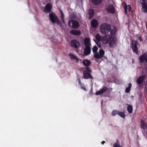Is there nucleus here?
Masks as SVG:
<instances>
[{"mask_svg":"<svg viewBox=\"0 0 147 147\" xmlns=\"http://www.w3.org/2000/svg\"><path fill=\"white\" fill-rule=\"evenodd\" d=\"M115 32V30H111L110 31L111 35L107 34L103 36L102 41L103 43H109V46L111 48H114L117 45V41L116 37H115L113 32Z\"/></svg>","mask_w":147,"mask_h":147,"instance_id":"nucleus-1","label":"nucleus"},{"mask_svg":"<svg viewBox=\"0 0 147 147\" xmlns=\"http://www.w3.org/2000/svg\"><path fill=\"white\" fill-rule=\"evenodd\" d=\"M111 28V26L109 24L105 23L101 25L100 31L103 34H105L108 33L110 30Z\"/></svg>","mask_w":147,"mask_h":147,"instance_id":"nucleus-2","label":"nucleus"},{"mask_svg":"<svg viewBox=\"0 0 147 147\" xmlns=\"http://www.w3.org/2000/svg\"><path fill=\"white\" fill-rule=\"evenodd\" d=\"M83 71V77L84 79H87L91 78L93 79V78L89 73L91 72V71L89 67H86L84 68Z\"/></svg>","mask_w":147,"mask_h":147,"instance_id":"nucleus-3","label":"nucleus"},{"mask_svg":"<svg viewBox=\"0 0 147 147\" xmlns=\"http://www.w3.org/2000/svg\"><path fill=\"white\" fill-rule=\"evenodd\" d=\"M49 17L50 20L52 23H56L58 24H60V22L58 18L53 13H51L49 14Z\"/></svg>","mask_w":147,"mask_h":147,"instance_id":"nucleus-4","label":"nucleus"},{"mask_svg":"<svg viewBox=\"0 0 147 147\" xmlns=\"http://www.w3.org/2000/svg\"><path fill=\"white\" fill-rule=\"evenodd\" d=\"M138 42L137 41L133 40L132 41L131 43V47L132 49L134 52H135L136 54H139L138 49L137 47V45Z\"/></svg>","mask_w":147,"mask_h":147,"instance_id":"nucleus-5","label":"nucleus"},{"mask_svg":"<svg viewBox=\"0 0 147 147\" xmlns=\"http://www.w3.org/2000/svg\"><path fill=\"white\" fill-rule=\"evenodd\" d=\"M142 5V11L144 12H147V0H140Z\"/></svg>","mask_w":147,"mask_h":147,"instance_id":"nucleus-6","label":"nucleus"},{"mask_svg":"<svg viewBox=\"0 0 147 147\" xmlns=\"http://www.w3.org/2000/svg\"><path fill=\"white\" fill-rule=\"evenodd\" d=\"M69 24L70 26L74 28H77L79 26V23L74 20H71L68 23Z\"/></svg>","mask_w":147,"mask_h":147,"instance_id":"nucleus-7","label":"nucleus"},{"mask_svg":"<svg viewBox=\"0 0 147 147\" xmlns=\"http://www.w3.org/2000/svg\"><path fill=\"white\" fill-rule=\"evenodd\" d=\"M105 54L104 51L101 49L99 50V52L96 53L94 55V57L95 58L97 59H101L103 57Z\"/></svg>","mask_w":147,"mask_h":147,"instance_id":"nucleus-8","label":"nucleus"},{"mask_svg":"<svg viewBox=\"0 0 147 147\" xmlns=\"http://www.w3.org/2000/svg\"><path fill=\"white\" fill-rule=\"evenodd\" d=\"M106 10L108 12L110 13H113L115 12V8L112 4L108 5Z\"/></svg>","mask_w":147,"mask_h":147,"instance_id":"nucleus-9","label":"nucleus"},{"mask_svg":"<svg viewBox=\"0 0 147 147\" xmlns=\"http://www.w3.org/2000/svg\"><path fill=\"white\" fill-rule=\"evenodd\" d=\"M141 127L143 129L145 133H147V124L142 120L141 121Z\"/></svg>","mask_w":147,"mask_h":147,"instance_id":"nucleus-10","label":"nucleus"},{"mask_svg":"<svg viewBox=\"0 0 147 147\" xmlns=\"http://www.w3.org/2000/svg\"><path fill=\"white\" fill-rule=\"evenodd\" d=\"M71 46L77 49L80 46L79 43L76 40H74L71 41Z\"/></svg>","mask_w":147,"mask_h":147,"instance_id":"nucleus-11","label":"nucleus"},{"mask_svg":"<svg viewBox=\"0 0 147 147\" xmlns=\"http://www.w3.org/2000/svg\"><path fill=\"white\" fill-rule=\"evenodd\" d=\"M52 5L50 3H47L45 6L44 9V11L46 13L49 12L51 9Z\"/></svg>","mask_w":147,"mask_h":147,"instance_id":"nucleus-12","label":"nucleus"},{"mask_svg":"<svg viewBox=\"0 0 147 147\" xmlns=\"http://www.w3.org/2000/svg\"><path fill=\"white\" fill-rule=\"evenodd\" d=\"M108 89L106 87H104L102 88L100 90L96 92L95 94L96 95H99L102 94L104 92H106Z\"/></svg>","mask_w":147,"mask_h":147,"instance_id":"nucleus-13","label":"nucleus"},{"mask_svg":"<svg viewBox=\"0 0 147 147\" xmlns=\"http://www.w3.org/2000/svg\"><path fill=\"white\" fill-rule=\"evenodd\" d=\"M147 58V53H144L142 55L140 56L139 59L140 62L141 63L143 62L144 60L146 61Z\"/></svg>","mask_w":147,"mask_h":147,"instance_id":"nucleus-14","label":"nucleus"},{"mask_svg":"<svg viewBox=\"0 0 147 147\" xmlns=\"http://www.w3.org/2000/svg\"><path fill=\"white\" fill-rule=\"evenodd\" d=\"M82 63L86 67H88L91 64V62L89 59H85L82 61Z\"/></svg>","mask_w":147,"mask_h":147,"instance_id":"nucleus-15","label":"nucleus"},{"mask_svg":"<svg viewBox=\"0 0 147 147\" xmlns=\"http://www.w3.org/2000/svg\"><path fill=\"white\" fill-rule=\"evenodd\" d=\"M85 47H91L90 39L88 38H85L84 40Z\"/></svg>","mask_w":147,"mask_h":147,"instance_id":"nucleus-16","label":"nucleus"},{"mask_svg":"<svg viewBox=\"0 0 147 147\" xmlns=\"http://www.w3.org/2000/svg\"><path fill=\"white\" fill-rule=\"evenodd\" d=\"M90 51L91 47H85L84 51V55L86 56L90 54Z\"/></svg>","mask_w":147,"mask_h":147,"instance_id":"nucleus-17","label":"nucleus"},{"mask_svg":"<svg viewBox=\"0 0 147 147\" xmlns=\"http://www.w3.org/2000/svg\"><path fill=\"white\" fill-rule=\"evenodd\" d=\"M146 76L145 75H143L139 77L137 80V82L138 84H140L142 83Z\"/></svg>","mask_w":147,"mask_h":147,"instance_id":"nucleus-18","label":"nucleus"},{"mask_svg":"<svg viewBox=\"0 0 147 147\" xmlns=\"http://www.w3.org/2000/svg\"><path fill=\"white\" fill-rule=\"evenodd\" d=\"M91 25L92 27L94 28H97L98 25V23L97 20L93 19L91 22Z\"/></svg>","mask_w":147,"mask_h":147,"instance_id":"nucleus-19","label":"nucleus"},{"mask_svg":"<svg viewBox=\"0 0 147 147\" xmlns=\"http://www.w3.org/2000/svg\"><path fill=\"white\" fill-rule=\"evenodd\" d=\"M69 56L71 59H75L76 63H78L79 61V59L77 57L71 53H69Z\"/></svg>","mask_w":147,"mask_h":147,"instance_id":"nucleus-20","label":"nucleus"},{"mask_svg":"<svg viewBox=\"0 0 147 147\" xmlns=\"http://www.w3.org/2000/svg\"><path fill=\"white\" fill-rule=\"evenodd\" d=\"M71 34L76 35H79L81 34V32L80 30H73L70 31Z\"/></svg>","mask_w":147,"mask_h":147,"instance_id":"nucleus-21","label":"nucleus"},{"mask_svg":"<svg viewBox=\"0 0 147 147\" xmlns=\"http://www.w3.org/2000/svg\"><path fill=\"white\" fill-rule=\"evenodd\" d=\"M89 15L88 18L89 19H91L94 15V11L93 9H90L88 12Z\"/></svg>","mask_w":147,"mask_h":147,"instance_id":"nucleus-22","label":"nucleus"},{"mask_svg":"<svg viewBox=\"0 0 147 147\" xmlns=\"http://www.w3.org/2000/svg\"><path fill=\"white\" fill-rule=\"evenodd\" d=\"M117 114L123 118H124L125 117V113L123 112H121L118 111Z\"/></svg>","mask_w":147,"mask_h":147,"instance_id":"nucleus-23","label":"nucleus"},{"mask_svg":"<svg viewBox=\"0 0 147 147\" xmlns=\"http://www.w3.org/2000/svg\"><path fill=\"white\" fill-rule=\"evenodd\" d=\"M102 0H91L92 2L95 5L100 4L102 2Z\"/></svg>","mask_w":147,"mask_h":147,"instance_id":"nucleus-24","label":"nucleus"},{"mask_svg":"<svg viewBox=\"0 0 147 147\" xmlns=\"http://www.w3.org/2000/svg\"><path fill=\"white\" fill-rule=\"evenodd\" d=\"M131 83H129V86L127 87L125 90V92L127 93H129L131 89Z\"/></svg>","mask_w":147,"mask_h":147,"instance_id":"nucleus-25","label":"nucleus"},{"mask_svg":"<svg viewBox=\"0 0 147 147\" xmlns=\"http://www.w3.org/2000/svg\"><path fill=\"white\" fill-rule=\"evenodd\" d=\"M127 111L129 113H132V106L131 105H129L127 107Z\"/></svg>","mask_w":147,"mask_h":147,"instance_id":"nucleus-26","label":"nucleus"},{"mask_svg":"<svg viewBox=\"0 0 147 147\" xmlns=\"http://www.w3.org/2000/svg\"><path fill=\"white\" fill-rule=\"evenodd\" d=\"M96 38L98 41H99L101 40V36L99 34H97L96 35Z\"/></svg>","mask_w":147,"mask_h":147,"instance_id":"nucleus-27","label":"nucleus"},{"mask_svg":"<svg viewBox=\"0 0 147 147\" xmlns=\"http://www.w3.org/2000/svg\"><path fill=\"white\" fill-rule=\"evenodd\" d=\"M98 48L96 46H94L92 49L93 52L96 53L97 51Z\"/></svg>","mask_w":147,"mask_h":147,"instance_id":"nucleus-28","label":"nucleus"},{"mask_svg":"<svg viewBox=\"0 0 147 147\" xmlns=\"http://www.w3.org/2000/svg\"><path fill=\"white\" fill-rule=\"evenodd\" d=\"M113 147H121V146L119 144V142H117V143L115 144Z\"/></svg>","mask_w":147,"mask_h":147,"instance_id":"nucleus-29","label":"nucleus"},{"mask_svg":"<svg viewBox=\"0 0 147 147\" xmlns=\"http://www.w3.org/2000/svg\"><path fill=\"white\" fill-rule=\"evenodd\" d=\"M117 114L118 111L115 110H113L112 113V115L113 116H115Z\"/></svg>","mask_w":147,"mask_h":147,"instance_id":"nucleus-30","label":"nucleus"},{"mask_svg":"<svg viewBox=\"0 0 147 147\" xmlns=\"http://www.w3.org/2000/svg\"><path fill=\"white\" fill-rule=\"evenodd\" d=\"M125 7L127 9H128L129 11H130L131 10V7L129 5L125 6Z\"/></svg>","mask_w":147,"mask_h":147,"instance_id":"nucleus-31","label":"nucleus"},{"mask_svg":"<svg viewBox=\"0 0 147 147\" xmlns=\"http://www.w3.org/2000/svg\"><path fill=\"white\" fill-rule=\"evenodd\" d=\"M61 18L63 20V22L64 23V20L63 18H64V15L63 12H62L61 10Z\"/></svg>","mask_w":147,"mask_h":147,"instance_id":"nucleus-32","label":"nucleus"},{"mask_svg":"<svg viewBox=\"0 0 147 147\" xmlns=\"http://www.w3.org/2000/svg\"><path fill=\"white\" fill-rule=\"evenodd\" d=\"M138 38H139V39L141 41H142V40L141 37L140 36H139Z\"/></svg>","mask_w":147,"mask_h":147,"instance_id":"nucleus-33","label":"nucleus"},{"mask_svg":"<svg viewBox=\"0 0 147 147\" xmlns=\"http://www.w3.org/2000/svg\"><path fill=\"white\" fill-rule=\"evenodd\" d=\"M124 10H125V13H127V9H126V8H124Z\"/></svg>","mask_w":147,"mask_h":147,"instance_id":"nucleus-34","label":"nucleus"},{"mask_svg":"<svg viewBox=\"0 0 147 147\" xmlns=\"http://www.w3.org/2000/svg\"><path fill=\"white\" fill-rule=\"evenodd\" d=\"M79 61H80V63H82L83 61H82V60L81 59H79Z\"/></svg>","mask_w":147,"mask_h":147,"instance_id":"nucleus-35","label":"nucleus"},{"mask_svg":"<svg viewBox=\"0 0 147 147\" xmlns=\"http://www.w3.org/2000/svg\"><path fill=\"white\" fill-rule=\"evenodd\" d=\"M105 143V142L104 141H103L101 143L102 144H103L104 143Z\"/></svg>","mask_w":147,"mask_h":147,"instance_id":"nucleus-36","label":"nucleus"},{"mask_svg":"<svg viewBox=\"0 0 147 147\" xmlns=\"http://www.w3.org/2000/svg\"><path fill=\"white\" fill-rule=\"evenodd\" d=\"M82 89L84 90H86V89L84 87H82Z\"/></svg>","mask_w":147,"mask_h":147,"instance_id":"nucleus-37","label":"nucleus"},{"mask_svg":"<svg viewBox=\"0 0 147 147\" xmlns=\"http://www.w3.org/2000/svg\"><path fill=\"white\" fill-rule=\"evenodd\" d=\"M145 61H146V62L147 63V58L146 59Z\"/></svg>","mask_w":147,"mask_h":147,"instance_id":"nucleus-38","label":"nucleus"},{"mask_svg":"<svg viewBox=\"0 0 147 147\" xmlns=\"http://www.w3.org/2000/svg\"><path fill=\"white\" fill-rule=\"evenodd\" d=\"M79 83H80H80H81V82H80V81H79Z\"/></svg>","mask_w":147,"mask_h":147,"instance_id":"nucleus-39","label":"nucleus"},{"mask_svg":"<svg viewBox=\"0 0 147 147\" xmlns=\"http://www.w3.org/2000/svg\"><path fill=\"white\" fill-rule=\"evenodd\" d=\"M146 27H147V23L146 24Z\"/></svg>","mask_w":147,"mask_h":147,"instance_id":"nucleus-40","label":"nucleus"}]
</instances>
